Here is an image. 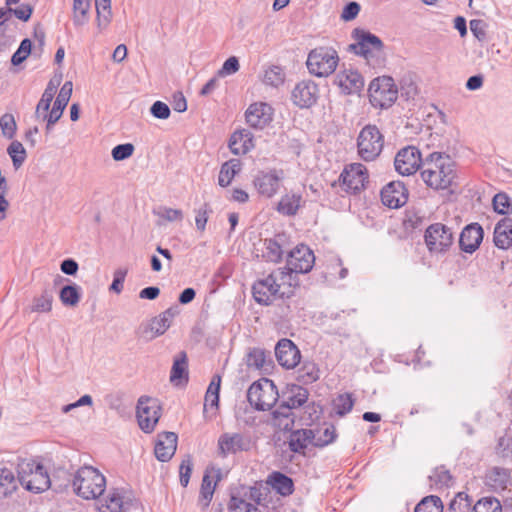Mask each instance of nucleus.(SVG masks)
<instances>
[{
	"instance_id": "f257e3e1",
	"label": "nucleus",
	"mask_w": 512,
	"mask_h": 512,
	"mask_svg": "<svg viewBox=\"0 0 512 512\" xmlns=\"http://www.w3.org/2000/svg\"><path fill=\"white\" fill-rule=\"evenodd\" d=\"M298 282H291V275L285 269H277L266 278L253 284L252 293L259 304L269 305L277 298L290 297L292 287Z\"/></svg>"
},
{
	"instance_id": "f03ea898",
	"label": "nucleus",
	"mask_w": 512,
	"mask_h": 512,
	"mask_svg": "<svg viewBox=\"0 0 512 512\" xmlns=\"http://www.w3.org/2000/svg\"><path fill=\"white\" fill-rule=\"evenodd\" d=\"M452 159L439 152L431 153L423 163L421 177L425 184L435 190L448 189L455 178Z\"/></svg>"
},
{
	"instance_id": "7ed1b4c3",
	"label": "nucleus",
	"mask_w": 512,
	"mask_h": 512,
	"mask_svg": "<svg viewBox=\"0 0 512 512\" xmlns=\"http://www.w3.org/2000/svg\"><path fill=\"white\" fill-rule=\"evenodd\" d=\"M72 486L74 492L86 500L96 499L103 494L106 478L92 466H83L75 473Z\"/></svg>"
},
{
	"instance_id": "20e7f679",
	"label": "nucleus",
	"mask_w": 512,
	"mask_h": 512,
	"mask_svg": "<svg viewBox=\"0 0 512 512\" xmlns=\"http://www.w3.org/2000/svg\"><path fill=\"white\" fill-rule=\"evenodd\" d=\"M18 480L28 491L40 493L51 486L50 477L44 466L33 459H22L17 466Z\"/></svg>"
},
{
	"instance_id": "39448f33",
	"label": "nucleus",
	"mask_w": 512,
	"mask_h": 512,
	"mask_svg": "<svg viewBox=\"0 0 512 512\" xmlns=\"http://www.w3.org/2000/svg\"><path fill=\"white\" fill-rule=\"evenodd\" d=\"M455 241L452 227L441 222L430 224L424 232V242L431 255H442L450 250Z\"/></svg>"
},
{
	"instance_id": "423d86ee",
	"label": "nucleus",
	"mask_w": 512,
	"mask_h": 512,
	"mask_svg": "<svg viewBox=\"0 0 512 512\" xmlns=\"http://www.w3.org/2000/svg\"><path fill=\"white\" fill-rule=\"evenodd\" d=\"M278 391L272 380L262 378L253 382L247 391V399L258 411L270 410L278 399Z\"/></svg>"
},
{
	"instance_id": "0eeeda50",
	"label": "nucleus",
	"mask_w": 512,
	"mask_h": 512,
	"mask_svg": "<svg viewBox=\"0 0 512 512\" xmlns=\"http://www.w3.org/2000/svg\"><path fill=\"white\" fill-rule=\"evenodd\" d=\"M338 61L336 50L330 47H317L309 52L306 65L311 74L327 77L336 70Z\"/></svg>"
},
{
	"instance_id": "6e6552de",
	"label": "nucleus",
	"mask_w": 512,
	"mask_h": 512,
	"mask_svg": "<svg viewBox=\"0 0 512 512\" xmlns=\"http://www.w3.org/2000/svg\"><path fill=\"white\" fill-rule=\"evenodd\" d=\"M384 136L376 125L364 126L357 138L358 154L364 161L375 160L382 152Z\"/></svg>"
},
{
	"instance_id": "1a4fd4ad",
	"label": "nucleus",
	"mask_w": 512,
	"mask_h": 512,
	"mask_svg": "<svg viewBox=\"0 0 512 512\" xmlns=\"http://www.w3.org/2000/svg\"><path fill=\"white\" fill-rule=\"evenodd\" d=\"M314 262L313 251L308 246L301 244L289 252L287 264L282 269L290 273L291 282H297L296 275L310 272Z\"/></svg>"
},
{
	"instance_id": "9d476101",
	"label": "nucleus",
	"mask_w": 512,
	"mask_h": 512,
	"mask_svg": "<svg viewBox=\"0 0 512 512\" xmlns=\"http://www.w3.org/2000/svg\"><path fill=\"white\" fill-rule=\"evenodd\" d=\"M353 38L356 43L350 44L349 50L363 56L368 62L383 51L384 44L382 40L369 31L356 28L353 30Z\"/></svg>"
},
{
	"instance_id": "9b49d317",
	"label": "nucleus",
	"mask_w": 512,
	"mask_h": 512,
	"mask_svg": "<svg viewBox=\"0 0 512 512\" xmlns=\"http://www.w3.org/2000/svg\"><path fill=\"white\" fill-rule=\"evenodd\" d=\"M371 101L381 108H389L396 101L398 90L393 78L389 76L378 77L369 85Z\"/></svg>"
},
{
	"instance_id": "f8f14e48",
	"label": "nucleus",
	"mask_w": 512,
	"mask_h": 512,
	"mask_svg": "<svg viewBox=\"0 0 512 512\" xmlns=\"http://www.w3.org/2000/svg\"><path fill=\"white\" fill-rule=\"evenodd\" d=\"M136 416L142 431L151 433L161 416L159 401L148 396H141L138 399Z\"/></svg>"
},
{
	"instance_id": "ddd939ff",
	"label": "nucleus",
	"mask_w": 512,
	"mask_h": 512,
	"mask_svg": "<svg viewBox=\"0 0 512 512\" xmlns=\"http://www.w3.org/2000/svg\"><path fill=\"white\" fill-rule=\"evenodd\" d=\"M284 177L282 169L259 171L254 177L253 184L260 195L272 198L278 193Z\"/></svg>"
},
{
	"instance_id": "4468645a",
	"label": "nucleus",
	"mask_w": 512,
	"mask_h": 512,
	"mask_svg": "<svg viewBox=\"0 0 512 512\" xmlns=\"http://www.w3.org/2000/svg\"><path fill=\"white\" fill-rule=\"evenodd\" d=\"M339 179L342 188L347 193L356 194L364 188L365 182L368 180V172L363 164L352 163L345 167Z\"/></svg>"
},
{
	"instance_id": "2eb2a0df",
	"label": "nucleus",
	"mask_w": 512,
	"mask_h": 512,
	"mask_svg": "<svg viewBox=\"0 0 512 512\" xmlns=\"http://www.w3.org/2000/svg\"><path fill=\"white\" fill-rule=\"evenodd\" d=\"M421 162L422 158L419 149L415 146H407L396 154L394 166L399 174L410 176L420 168Z\"/></svg>"
},
{
	"instance_id": "dca6fc26",
	"label": "nucleus",
	"mask_w": 512,
	"mask_h": 512,
	"mask_svg": "<svg viewBox=\"0 0 512 512\" xmlns=\"http://www.w3.org/2000/svg\"><path fill=\"white\" fill-rule=\"evenodd\" d=\"M132 494L125 488H111L100 512H127L132 506Z\"/></svg>"
},
{
	"instance_id": "f3484780",
	"label": "nucleus",
	"mask_w": 512,
	"mask_h": 512,
	"mask_svg": "<svg viewBox=\"0 0 512 512\" xmlns=\"http://www.w3.org/2000/svg\"><path fill=\"white\" fill-rule=\"evenodd\" d=\"M381 200L389 208H399L408 200V189L402 181H391L382 188Z\"/></svg>"
},
{
	"instance_id": "a211bd4d",
	"label": "nucleus",
	"mask_w": 512,
	"mask_h": 512,
	"mask_svg": "<svg viewBox=\"0 0 512 512\" xmlns=\"http://www.w3.org/2000/svg\"><path fill=\"white\" fill-rule=\"evenodd\" d=\"M250 447V438L240 433H224L218 439L219 454L223 457L240 451H248Z\"/></svg>"
},
{
	"instance_id": "6ab92c4d",
	"label": "nucleus",
	"mask_w": 512,
	"mask_h": 512,
	"mask_svg": "<svg viewBox=\"0 0 512 512\" xmlns=\"http://www.w3.org/2000/svg\"><path fill=\"white\" fill-rule=\"evenodd\" d=\"M273 117V108L264 102H256L251 104L245 113L247 124L255 129H263L271 121Z\"/></svg>"
},
{
	"instance_id": "aec40b11",
	"label": "nucleus",
	"mask_w": 512,
	"mask_h": 512,
	"mask_svg": "<svg viewBox=\"0 0 512 512\" xmlns=\"http://www.w3.org/2000/svg\"><path fill=\"white\" fill-rule=\"evenodd\" d=\"M318 86L311 80L299 82L292 91V101L300 108H310L318 99Z\"/></svg>"
},
{
	"instance_id": "412c9836",
	"label": "nucleus",
	"mask_w": 512,
	"mask_h": 512,
	"mask_svg": "<svg viewBox=\"0 0 512 512\" xmlns=\"http://www.w3.org/2000/svg\"><path fill=\"white\" fill-rule=\"evenodd\" d=\"M275 356L278 363L286 368L292 369L300 363L301 354L297 346L287 338H283L275 346Z\"/></svg>"
},
{
	"instance_id": "4be33fe9",
	"label": "nucleus",
	"mask_w": 512,
	"mask_h": 512,
	"mask_svg": "<svg viewBox=\"0 0 512 512\" xmlns=\"http://www.w3.org/2000/svg\"><path fill=\"white\" fill-rule=\"evenodd\" d=\"M483 229L478 223L467 225L459 237L460 249L465 253H473L483 240Z\"/></svg>"
},
{
	"instance_id": "5701e85b",
	"label": "nucleus",
	"mask_w": 512,
	"mask_h": 512,
	"mask_svg": "<svg viewBox=\"0 0 512 512\" xmlns=\"http://www.w3.org/2000/svg\"><path fill=\"white\" fill-rule=\"evenodd\" d=\"M335 82L346 94L358 93L364 86L362 75L352 68L339 71Z\"/></svg>"
},
{
	"instance_id": "b1692460",
	"label": "nucleus",
	"mask_w": 512,
	"mask_h": 512,
	"mask_svg": "<svg viewBox=\"0 0 512 512\" xmlns=\"http://www.w3.org/2000/svg\"><path fill=\"white\" fill-rule=\"evenodd\" d=\"M177 439V434L174 432H163L158 435L154 453L159 461L166 462L172 458L176 452Z\"/></svg>"
},
{
	"instance_id": "393cba45",
	"label": "nucleus",
	"mask_w": 512,
	"mask_h": 512,
	"mask_svg": "<svg viewBox=\"0 0 512 512\" xmlns=\"http://www.w3.org/2000/svg\"><path fill=\"white\" fill-rule=\"evenodd\" d=\"M485 484L495 492L504 491L511 485V471L504 467H491L486 471Z\"/></svg>"
},
{
	"instance_id": "a878e982",
	"label": "nucleus",
	"mask_w": 512,
	"mask_h": 512,
	"mask_svg": "<svg viewBox=\"0 0 512 512\" xmlns=\"http://www.w3.org/2000/svg\"><path fill=\"white\" fill-rule=\"evenodd\" d=\"M179 314L178 306H172L153 318L149 324L151 339L163 335L171 326L173 319Z\"/></svg>"
},
{
	"instance_id": "bb28decb",
	"label": "nucleus",
	"mask_w": 512,
	"mask_h": 512,
	"mask_svg": "<svg viewBox=\"0 0 512 512\" xmlns=\"http://www.w3.org/2000/svg\"><path fill=\"white\" fill-rule=\"evenodd\" d=\"M254 146L253 134L246 129L234 132L229 140V148L235 155H244Z\"/></svg>"
},
{
	"instance_id": "cd10ccee",
	"label": "nucleus",
	"mask_w": 512,
	"mask_h": 512,
	"mask_svg": "<svg viewBox=\"0 0 512 512\" xmlns=\"http://www.w3.org/2000/svg\"><path fill=\"white\" fill-rule=\"evenodd\" d=\"M494 243L500 249L512 245V217H504L494 228Z\"/></svg>"
},
{
	"instance_id": "c85d7f7f",
	"label": "nucleus",
	"mask_w": 512,
	"mask_h": 512,
	"mask_svg": "<svg viewBox=\"0 0 512 512\" xmlns=\"http://www.w3.org/2000/svg\"><path fill=\"white\" fill-rule=\"evenodd\" d=\"M273 422L281 430H291L295 423L293 408L283 401L273 412Z\"/></svg>"
},
{
	"instance_id": "c756f323",
	"label": "nucleus",
	"mask_w": 512,
	"mask_h": 512,
	"mask_svg": "<svg viewBox=\"0 0 512 512\" xmlns=\"http://www.w3.org/2000/svg\"><path fill=\"white\" fill-rule=\"evenodd\" d=\"M314 442V432L311 429H299L291 432L288 440L292 452L304 454L307 446Z\"/></svg>"
},
{
	"instance_id": "7c9ffc66",
	"label": "nucleus",
	"mask_w": 512,
	"mask_h": 512,
	"mask_svg": "<svg viewBox=\"0 0 512 512\" xmlns=\"http://www.w3.org/2000/svg\"><path fill=\"white\" fill-rule=\"evenodd\" d=\"M267 482L273 490L282 496H289L294 491L293 480L281 472H272L269 475Z\"/></svg>"
},
{
	"instance_id": "2f4dec72",
	"label": "nucleus",
	"mask_w": 512,
	"mask_h": 512,
	"mask_svg": "<svg viewBox=\"0 0 512 512\" xmlns=\"http://www.w3.org/2000/svg\"><path fill=\"white\" fill-rule=\"evenodd\" d=\"M220 479V468L211 467L206 469L201 484V496L207 503L211 501L216 483Z\"/></svg>"
},
{
	"instance_id": "473e14b6",
	"label": "nucleus",
	"mask_w": 512,
	"mask_h": 512,
	"mask_svg": "<svg viewBox=\"0 0 512 512\" xmlns=\"http://www.w3.org/2000/svg\"><path fill=\"white\" fill-rule=\"evenodd\" d=\"M309 392L306 388L293 384L283 393L284 400L293 409L303 406L308 400Z\"/></svg>"
},
{
	"instance_id": "72a5a7b5",
	"label": "nucleus",
	"mask_w": 512,
	"mask_h": 512,
	"mask_svg": "<svg viewBox=\"0 0 512 512\" xmlns=\"http://www.w3.org/2000/svg\"><path fill=\"white\" fill-rule=\"evenodd\" d=\"M302 205L300 194H285L277 204V211L285 216H294Z\"/></svg>"
},
{
	"instance_id": "f704fd0d",
	"label": "nucleus",
	"mask_w": 512,
	"mask_h": 512,
	"mask_svg": "<svg viewBox=\"0 0 512 512\" xmlns=\"http://www.w3.org/2000/svg\"><path fill=\"white\" fill-rule=\"evenodd\" d=\"M241 170V161L239 159H230L229 161L222 164L219 176L218 184L221 187H227L232 182L236 174Z\"/></svg>"
},
{
	"instance_id": "c9c22d12",
	"label": "nucleus",
	"mask_w": 512,
	"mask_h": 512,
	"mask_svg": "<svg viewBox=\"0 0 512 512\" xmlns=\"http://www.w3.org/2000/svg\"><path fill=\"white\" fill-rule=\"evenodd\" d=\"M170 381L175 385L188 381L187 357L185 352H181L179 357L174 360L172 365Z\"/></svg>"
},
{
	"instance_id": "e433bc0d",
	"label": "nucleus",
	"mask_w": 512,
	"mask_h": 512,
	"mask_svg": "<svg viewBox=\"0 0 512 512\" xmlns=\"http://www.w3.org/2000/svg\"><path fill=\"white\" fill-rule=\"evenodd\" d=\"M90 0H73V24L81 27L89 22Z\"/></svg>"
},
{
	"instance_id": "4c0bfd02",
	"label": "nucleus",
	"mask_w": 512,
	"mask_h": 512,
	"mask_svg": "<svg viewBox=\"0 0 512 512\" xmlns=\"http://www.w3.org/2000/svg\"><path fill=\"white\" fill-rule=\"evenodd\" d=\"M320 377V370L317 364L313 361L305 360L302 362L301 367L298 369L297 379L303 384H311L316 382Z\"/></svg>"
},
{
	"instance_id": "58836bf2",
	"label": "nucleus",
	"mask_w": 512,
	"mask_h": 512,
	"mask_svg": "<svg viewBox=\"0 0 512 512\" xmlns=\"http://www.w3.org/2000/svg\"><path fill=\"white\" fill-rule=\"evenodd\" d=\"M53 294L48 289H44L42 293L32 299L29 307L31 312L49 313L52 310Z\"/></svg>"
},
{
	"instance_id": "ea45409f",
	"label": "nucleus",
	"mask_w": 512,
	"mask_h": 512,
	"mask_svg": "<svg viewBox=\"0 0 512 512\" xmlns=\"http://www.w3.org/2000/svg\"><path fill=\"white\" fill-rule=\"evenodd\" d=\"M97 13V26L100 30L106 29L112 19L111 0H95Z\"/></svg>"
},
{
	"instance_id": "a19ab883",
	"label": "nucleus",
	"mask_w": 512,
	"mask_h": 512,
	"mask_svg": "<svg viewBox=\"0 0 512 512\" xmlns=\"http://www.w3.org/2000/svg\"><path fill=\"white\" fill-rule=\"evenodd\" d=\"M17 488V482L12 470L0 468V499L11 495Z\"/></svg>"
},
{
	"instance_id": "79ce46f5",
	"label": "nucleus",
	"mask_w": 512,
	"mask_h": 512,
	"mask_svg": "<svg viewBox=\"0 0 512 512\" xmlns=\"http://www.w3.org/2000/svg\"><path fill=\"white\" fill-rule=\"evenodd\" d=\"M59 298L65 306H76L81 298L80 287L76 284L62 287L59 292Z\"/></svg>"
},
{
	"instance_id": "37998d69",
	"label": "nucleus",
	"mask_w": 512,
	"mask_h": 512,
	"mask_svg": "<svg viewBox=\"0 0 512 512\" xmlns=\"http://www.w3.org/2000/svg\"><path fill=\"white\" fill-rule=\"evenodd\" d=\"M429 480L431 482V487H435L436 489L449 487L452 482V476L450 471L447 470L444 466L436 467L432 474L429 476Z\"/></svg>"
},
{
	"instance_id": "c03bdc74",
	"label": "nucleus",
	"mask_w": 512,
	"mask_h": 512,
	"mask_svg": "<svg viewBox=\"0 0 512 512\" xmlns=\"http://www.w3.org/2000/svg\"><path fill=\"white\" fill-rule=\"evenodd\" d=\"M55 95V87L52 86L51 82L48 84L46 89L44 90V93L42 94V97L40 101L38 102L35 110V119L40 120V118L46 114L49 109L51 102Z\"/></svg>"
},
{
	"instance_id": "a18cd8bd",
	"label": "nucleus",
	"mask_w": 512,
	"mask_h": 512,
	"mask_svg": "<svg viewBox=\"0 0 512 512\" xmlns=\"http://www.w3.org/2000/svg\"><path fill=\"white\" fill-rule=\"evenodd\" d=\"M415 512H443V504L438 496L424 497L415 507Z\"/></svg>"
},
{
	"instance_id": "49530a36",
	"label": "nucleus",
	"mask_w": 512,
	"mask_h": 512,
	"mask_svg": "<svg viewBox=\"0 0 512 512\" xmlns=\"http://www.w3.org/2000/svg\"><path fill=\"white\" fill-rule=\"evenodd\" d=\"M353 405L354 399L350 393L339 394L333 400V408L339 416H344L349 413L352 410Z\"/></svg>"
},
{
	"instance_id": "de8ad7c7",
	"label": "nucleus",
	"mask_w": 512,
	"mask_h": 512,
	"mask_svg": "<svg viewBox=\"0 0 512 512\" xmlns=\"http://www.w3.org/2000/svg\"><path fill=\"white\" fill-rule=\"evenodd\" d=\"M265 252L263 256L274 263H278L282 260L283 249L280 243L276 239H266L264 242Z\"/></svg>"
},
{
	"instance_id": "09e8293b",
	"label": "nucleus",
	"mask_w": 512,
	"mask_h": 512,
	"mask_svg": "<svg viewBox=\"0 0 512 512\" xmlns=\"http://www.w3.org/2000/svg\"><path fill=\"white\" fill-rule=\"evenodd\" d=\"M473 512H502V506L497 498L484 497L474 505Z\"/></svg>"
},
{
	"instance_id": "8fccbe9b",
	"label": "nucleus",
	"mask_w": 512,
	"mask_h": 512,
	"mask_svg": "<svg viewBox=\"0 0 512 512\" xmlns=\"http://www.w3.org/2000/svg\"><path fill=\"white\" fill-rule=\"evenodd\" d=\"M493 208L495 212L501 215L512 213V203L505 192H499L493 197Z\"/></svg>"
},
{
	"instance_id": "3c124183",
	"label": "nucleus",
	"mask_w": 512,
	"mask_h": 512,
	"mask_svg": "<svg viewBox=\"0 0 512 512\" xmlns=\"http://www.w3.org/2000/svg\"><path fill=\"white\" fill-rule=\"evenodd\" d=\"M7 152L12 159L13 166L15 169H18L26 159V151L23 145L19 141H13L9 145Z\"/></svg>"
},
{
	"instance_id": "603ef678",
	"label": "nucleus",
	"mask_w": 512,
	"mask_h": 512,
	"mask_svg": "<svg viewBox=\"0 0 512 512\" xmlns=\"http://www.w3.org/2000/svg\"><path fill=\"white\" fill-rule=\"evenodd\" d=\"M336 429L333 425H329L323 429V431L319 430L318 435L314 434V442L313 445L317 447H324L330 443H332L336 439Z\"/></svg>"
},
{
	"instance_id": "864d4df0",
	"label": "nucleus",
	"mask_w": 512,
	"mask_h": 512,
	"mask_svg": "<svg viewBox=\"0 0 512 512\" xmlns=\"http://www.w3.org/2000/svg\"><path fill=\"white\" fill-rule=\"evenodd\" d=\"M0 128L5 138L12 139L15 136L17 129L14 116L10 113L2 115L0 118Z\"/></svg>"
},
{
	"instance_id": "5fc2aeb1",
	"label": "nucleus",
	"mask_w": 512,
	"mask_h": 512,
	"mask_svg": "<svg viewBox=\"0 0 512 512\" xmlns=\"http://www.w3.org/2000/svg\"><path fill=\"white\" fill-rule=\"evenodd\" d=\"M471 506L469 496L464 492H459L450 502L449 510L451 512H468Z\"/></svg>"
},
{
	"instance_id": "6e6d98bb",
	"label": "nucleus",
	"mask_w": 512,
	"mask_h": 512,
	"mask_svg": "<svg viewBox=\"0 0 512 512\" xmlns=\"http://www.w3.org/2000/svg\"><path fill=\"white\" fill-rule=\"evenodd\" d=\"M266 363L265 351L259 348L252 349L247 355V365L250 368L262 369Z\"/></svg>"
},
{
	"instance_id": "4d7b16f0",
	"label": "nucleus",
	"mask_w": 512,
	"mask_h": 512,
	"mask_svg": "<svg viewBox=\"0 0 512 512\" xmlns=\"http://www.w3.org/2000/svg\"><path fill=\"white\" fill-rule=\"evenodd\" d=\"M32 43L31 40L25 38L21 41L19 48L12 55L11 62L13 65L21 64L31 53Z\"/></svg>"
},
{
	"instance_id": "13d9d810",
	"label": "nucleus",
	"mask_w": 512,
	"mask_h": 512,
	"mask_svg": "<svg viewBox=\"0 0 512 512\" xmlns=\"http://www.w3.org/2000/svg\"><path fill=\"white\" fill-rule=\"evenodd\" d=\"M284 75L278 66H273L266 70L264 75V83L272 87H278L283 84Z\"/></svg>"
},
{
	"instance_id": "bf43d9fd",
	"label": "nucleus",
	"mask_w": 512,
	"mask_h": 512,
	"mask_svg": "<svg viewBox=\"0 0 512 512\" xmlns=\"http://www.w3.org/2000/svg\"><path fill=\"white\" fill-rule=\"evenodd\" d=\"M195 224L199 231L203 232L206 229V224L212 209L209 204L204 203L201 207L195 210Z\"/></svg>"
},
{
	"instance_id": "052dcab7",
	"label": "nucleus",
	"mask_w": 512,
	"mask_h": 512,
	"mask_svg": "<svg viewBox=\"0 0 512 512\" xmlns=\"http://www.w3.org/2000/svg\"><path fill=\"white\" fill-rule=\"evenodd\" d=\"M135 148L131 143L119 144L112 149L111 155L115 161H123L133 155Z\"/></svg>"
},
{
	"instance_id": "680f3d73",
	"label": "nucleus",
	"mask_w": 512,
	"mask_h": 512,
	"mask_svg": "<svg viewBox=\"0 0 512 512\" xmlns=\"http://www.w3.org/2000/svg\"><path fill=\"white\" fill-rule=\"evenodd\" d=\"M239 68L240 64L238 58L231 56L223 63L221 69L218 70L217 75L219 77H226L235 74Z\"/></svg>"
},
{
	"instance_id": "e2e57ef3",
	"label": "nucleus",
	"mask_w": 512,
	"mask_h": 512,
	"mask_svg": "<svg viewBox=\"0 0 512 512\" xmlns=\"http://www.w3.org/2000/svg\"><path fill=\"white\" fill-rule=\"evenodd\" d=\"M72 94V83L65 82L62 86L56 100L54 101L55 106L65 109Z\"/></svg>"
},
{
	"instance_id": "0e129e2a",
	"label": "nucleus",
	"mask_w": 512,
	"mask_h": 512,
	"mask_svg": "<svg viewBox=\"0 0 512 512\" xmlns=\"http://www.w3.org/2000/svg\"><path fill=\"white\" fill-rule=\"evenodd\" d=\"M486 27H487V24L481 19H473L470 21V30H471L472 34L480 42H484L487 39Z\"/></svg>"
},
{
	"instance_id": "69168bd1",
	"label": "nucleus",
	"mask_w": 512,
	"mask_h": 512,
	"mask_svg": "<svg viewBox=\"0 0 512 512\" xmlns=\"http://www.w3.org/2000/svg\"><path fill=\"white\" fill-rule=\"evenodd\" d=\"M193 463L190 456L186 457L182 460L179 467L180 474V484L183 487H186L189 483L191 472H192Z\"/></svg>"
},
{
	"instance_id": "338daca9",
	"label": "nucleus",
	"mask_w": 512,
	"mask_h": 512,
	"mask_svg": "<svg viewBox=\"0 0 512 512\" xmlns=\"http://www.w3.org/2000/svg\"><path fill=\"white\" fill-rule=\"evenodd\" d=\"M512 438L503 435L498 438L497 445L495 447L496 453L502 457H506L512 452Z\"/></svg>"
},
{
	"instance_id": "774afa93",
	"label": "nucleus",
	"mask_w": 512,
	"mask_h": 512,
	"mask_svg": "<svg viewBox=\"0 0 512 512\" xmlns=\"http://www.w3.org/2000/svg\"><path fill=\"white\" fill-rule=\"evenodd\" d=\"M251 507V503H248L245 500L235 496L231 497L228 504V509L230 512H249Z\"/></svg>"
}]
</instances>
